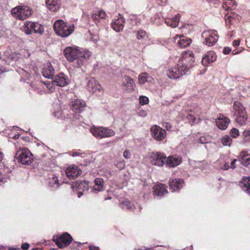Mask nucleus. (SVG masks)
Instances as JSON below:
<instances>
[{"instance_id":"nucleus-23","label":"nucleus","mask_w":250,"mask_h":250,"mask_svg":"<svg viewBox=\"0 0 250 250\" xmlns=\"http://www.w3.org/2000/svg\"><path fill=\"white\" fill-rule=\"evenodd\" d=\"M238 159L241 163L245 167L250 165V154L248 153L247 151H242L240 154Z\"/></svg>"},{"instance_id":"nucleus-47","label":"nucleus","mask_w":250,"mask_h":250,"mask_svg":"<svg viewBox=\"0 0 250 250\" xmlns=\"http://www.w3.org/2000/svg\"><path fill=\"white\" fill-rule=\"evenodd\" d=\"M199 142L201 144H206L208 142V140L205 136H202L199 139Z\"/></svg>"},{"instance_id":"nucleus-50","label":"nucleus","mask_w":250,"mask_h":250,"mask_svg":"<svg viewBox=\"0 0 250 250\" xmlns=\"http://www.w3.org/2000/svg\"><path fill=\"white\" fill-rule=\"evenodd\" d=\"M139 116L142 117H146L147 115V113L144 110H140L138 113Z\"/></svg>"},{"instance_id":"nucleus-18","label":"nucleus","mask_w":250,"mask_h":250,"mask_svg":"<svg viewBox=\"0 0 250 250\" xmlns=\"http://www.w3.org/2000/svg\"><path fill=\"white\" fill-rule=\"evenodd\" d=\"M182 162V158L177 156H169L166 158V164L168 167H175L179 165Z\"/></svg>"},{"instance_id":"nucleus-64","label":"nucleus","mask_w":250,"mask_h":250,"mask_svg":"<svg viewBox=\"0 0 250 250\" xmlns=\"http://www.w3.org/2000/svg\"><path fill=\"white\" fill-rule=\"evenodd\" d=\"M78 244V245H78V246H81V243H78V244Z\"/></svg>"},{"instance_id":"nucleus-19","label":"nucleus","mask_w":250,"mask_h":250,"mask_svg":"<svg viewBox=\"0 0 250 250\" xmlns=\"http://www.w3.org/2000/svg\"><path fill=\"white\" fill-rule=\"evenodd\" d=\"M46 5L51 12L58 11L61 4V0H45Z\"/></svg>"},{"instance_id":"nucleus-60","label":"nucleus","mask_w":250,"mask_h":250,"mask_svg":"<svg viewBox=\"0 0 250 250\" xmlns=\"http://www.w3.org/2000/svg\"><path fill=\"white\" fill-rule=\"evenodd\" d=\"M3 155V153L0 151V161L2 160Z\"/></svg>"},{"instance_id":"nucleus-2","label":"nucleus","mask_w":250,"mask_h":250,"mask_svg":"<svg viewBox=\"0 0 250 250\" xmlns=\"http://www.w3.org/2000/svg\"><path fill=\"white\" fill-rule=\"evenodd\" d=\"M63 54L69 62L77 60L79 67L83 65L90 56L88 53L80 51L78 48L71 46L66 47L63 51Z\"/></svg>"},{"instance_id":"nucleus-44","label":"nucleus","mask_w":250,"mask_h":250,"mask_svg":"<svg viewBox=\"0 0 250 250\" xmlns=\"http://www.w3.org/2000/svg\"><path fill=\"white\" fill-rule=\"evenodd\" d=\"M115 167L119 170H121L125 168V163L124 160L118 161L115 164Z\"/></svg>"},{"instance_id":"nucleus-58","label":"nucleus","mask_w":250,"mask_h":250,"mask_svg":"<svg viewBox=\"0 0 250 250\" xmlns=\"http://www.w3.org/2000/svg\"><path fill=\"white\" fill-rule=\"evenodd\" d=\"M229 163H226L223 166V169L225 170H228L229 168Z\"/></svg>"},{"instance_id":"nucleus-56","label":"nucleus","mask_w":250,"mask_h":250,"mask_svg":"<svg viewBox=\"0 0 250 250\" xmlns=\"http://www.w3.org/2000/svg\"><path fill=\"white\" fill-rule=\"evenodd\" d=\"M89 250H100V248L98 247H96L95 246H89Z\"/></svg>"},{"instance_id":"nucleus-13","label":"nucleus","mask_w":250,"mask_h":250,"mask_svg":"<svg viewBox=\"0 0 250 250\" xmlns=\"http://www.w3.org/2000/svg\"><path fill=\"white\" fill-rule=\"evenodd\" d=\"M81 170L75 165L69 166L65 170L66 176L69 179H74L81 174Z\"/></svg>"},{"instance_id":"nucleus-45","label":"nucleus","mask_w":250,"mask_h":250,"mask_svg":"<svg viewBox=\"0 0 250 250\" xmlns=\"http://www.w3.org/2000/svg\"><path fill=\"white\" fill-rule=\"evenodd\" d=\"M139 102L141 105H145L148 103L149 100L147 97L142 96L139 97Z\"/></svg>"},{"instance_id":"nucleus-59","label":"nucleus","mask_w":250,"mask_h":250,"mask_svg":"<svg viewBox=\"0 0 250 250\" xmlns=\"http://www.w3.org/2000/svg\"><path fill=\"white\" fill-rule=\"evenodd\" d=\"M8 250H21L19 248H10Z\"/></svg>"},{"instance_id":"nucleus-20","label":"nucleus","mask_w":250,"mask_h":250,"mask_svg":"<svg viewBox=\"0 0 250 250\" xmlns=\"http://www.w3.org/2000/svg\"><path fill=\"white\" fill-rule=\"evenodd\" d=\"M87 89L92 93H95L97 91H100L101 86L98 83L97 81L93 78H90L87 83Z\"/></svg>"},{"instance_id":"nucleus-12","label":"nucleus","mask_w":250,"mask_h":250,"mask_svg":"<svg viewBox=\"0 0 250 250\" xmlns=\"http://www.w3.org/2000/svg\"><path fill=\"white\" fill-rule=\"evenodd\" d=\"M69 79L67 76L63 73L56 75L52 81V85L63 87L68 84Z\"/></svg>"},{"instance_id":"nucleus-52","label":"nucleus","mask_w":250,"mask_h":250,"mask_svg":"<svg viewBox=\"0 0 250 250\" xmlns=\"http://www.w3.org/2000/svg\"><path fill=\"white\" fill-rule=\"evenodd\" d=\"M91 18L95 21V22L96 23H97V22L99 21L98 18H99L98 17L97 14H96L95 15H93L91 17Z\"/></svg>"},{"instance_id":"nucleus-43","label":"nucleus","mask_w":250,"mask_h":250,"mask_svg":"<svg viewBox=\"0 0 250 250\" xmlns=\"http://www.w3.org/2000/svg\"><path fill=\"white\" fill-rule=\"evenodd\" d=\"M229 135L232 138H236L239 136V131L237 128H233L230 130Z\"/></svg>"},{"instance_id":"nucleus-41","label":"nucleus","mask_w":250,"mask_h":250,"mask_svg":"<svg viewBox=\"0 0 250 250\" xmlns=\"http://www.w3.org/2000/svg\"><path fill=\"white\" fill-rule=\"evenodd\" d=\"M123 204L124 205V208L131 209H132L134 207L133 204L128 200H125L124 202H123Z\"/></svg>"},{"instance_id":"nucleus-17","label":"nucleus","mask_w":250,"mask_h":250,"mask_svg":"<svg viewBox=\"0 0 250 250\" xmlns=\"http://www.w3.org/2000/svg\"><path fill=\"white\" fill-rule=\"evenodd\" d=\"M125 23V20L123 17H118L113 20L111 23V26L113 30L119 32L123 29Z\"/></svg>"},{"instance_id":"nucleus-4","label":"nucleus","mask_w":250,"mask_h":250,"mask_svg":"<svg viewBox=\"0 0 250 250\" xmlns=\"http://www.w3.org/2000/svg\"><path fill=\"white\" fill-rule=\"evenodd\" d=\"M11 13L16 19L23 21L32 15V10L27 6L19 5L12 8Z\"/></svg>"},{"instance_id":"nucleus-7","label":"nucleus","mask_w":250,"mask_h":250,"mask_svg":"<svg viewBox=\"0 0 250 250\" xmlns=\"http://www.w3.org/2000/svg\"><path fill=\"white\" fill-rule=\"evenodd\" d=\"M52 241L60 249L69 246L73 241V238L68 232H64L60 236H54Z\"/></svg>"},{"instance_id":"nucleus-38","label":"nucleus","mask_w":250,"mask_h":250,"mask_svg":"<svg viewBox=\"0 0 250 250\" xmlns=\"http://www.w3.org/2000/svg\"><path fill=\"white\" fill-rule=\"evenodd\" d=\"M193 114H194L196 116V118L199 117L202 114V109L198 106H196L193 108L192 109L189 110Z\"/></svg>"},{"instance_id":"nucleus-55","label":"nucleus","mask_w":250,"mask_h":250,"mask_svg":"<svg viewBox=\"0 0 250 250\" xmlns=\"http://www.w3.org/2000/svg\"><path fill=\"white\" fill-rule=\"evenodd\" d=\"M81 153L78 151H73L71 153V156L73 157H76L80 156Z\"/></svg>"},{"instance_id":"nucleus-9","label":"nucleus","mask_w":250,"mask_h":250,"mask_svg":"<svg viewBox=\"0 0 250 250\" xmlns=\"http://www.w3.org/2000/svg\"><path fill=\"white\" fill-rule=\"evenodd\" d=\"M202 37L205 38L204 43L209 46L214 45L218 39L217 31L215 30L204 31Z\"/></svg>"},{"instance_id":"nucleus-5","label":"nucleus","mask_w":250,"mask_h":250,"mask_svg":"<svg viewBox=\"0 0 250 250\" xmlns=\"http://www.w3.org/2000/svg\"><path fill=\"white\" fill-rule=\"evenodd\" d=\"M90 132L94 137L99 139L110 137L115 135V132L113 130L103 126H93L90 129Z\"/></svg>"},{"instance_id":"nucleus-37","label":"nucleus","mask_w":250,"mask_h":250,"mask_svg":"<svg viewBox=\"0 0 250 250\" xmlns=\"http://www.w3.org/2000/svg\"><path fill=\"white\" fill-rule=\"evenodd\" d=\"M242 136L244 142L250 141V127L248 129L244 130Z\"/></svg>"},{"instance_id":"nucleus-62","label":"nucleus","mask_w":250,"mask_h":250,"mask_svg":"<svg viewBox=\"0 0 250 250\" xmlns=\"http://www.w3.org/2000/svg\"><path fill=\"white\" fill-rule=\"evenodd\" d=\"M2 181V174L0 172V183Z\"/></svg>"},{"instance_id":"nucleus-21","label":"nucleus","mask_w":250,"mask_h":250,"mask_svg":"<svg viewBox=\"0 0 250 250\" xmlns=\"http://www.w3.org/2000/svg\"><path fill=\"white\" fill-rule=\"evenodd\" d=\"M216 59V55L214 52H208L206 55L203 58L202 63L203 65L207 66L209 63L214 62Z\"/></svg>"},{"instance_id":"nucleus-6","label":"nucleus","mask_w":250,"mask_h":250,"mask_svg":"<svg viewBox=\"0 0 250 250\" xmlns=\"http://www.w3.org/2000/svg\"><path fill=\"white\" fill-rule=\"evenodd\" d=\"M23 31L27 35H30L33 32L42 35L44 32L42 25L38 22L26 21L23 26Z\"/></svg>"},{"instance_id":"nucleus-1","label":"nucleus","mask_w":250,"mask_h":250,"mask_svg":"<svg viewBox=\"0 0 250 250\" xmlns=\"http://www.w3.org/2000/svg\"><path fill=\"white\" fill-rule=\"evenodd\" d=\"M194 62L193 54L186 52L174 66L168 69L167 76L171 79H177L186 74L188 70V65Z\"/></svg>"},{"instance_id":"nucleus-25","label":"nucleus","mask_w":250,"mask_h":250,"mask_svg":"<svg viewBox=\"0 0 250 250\" xmlns=\"http://www.w3.org/2000/svg\"><path fill=\"white\" fill-rule=\"evenodd\" d=\"M54 72V69L50 63H48L47 65L43 69L42 72L43 76L48 79L52 78Z\"/></svg>"},{"instance_id":"nucleus-51","label":"nucleus","mask_w":250,"mask_h":250,"mask_svg":"<svg viewBox=\"0 0 250 250\" xmlns=\"http://www.w3.org/2000/svg\"><path fill=\"white\" fill-rule=\"evenodd\" d=\"M156 0L157 3L159 5H162V6L165 5L167 1V0Z\"/></svg>"},{"instance_id":"nucleus-39","label":"nucleus","mask_w":250,"mask_h":250,"mask_svg":"<svg viewBox=\"0 0 250 250\" xmlns=\"http://www.w3.org/2000/svg\"><path fill=\"white\" fill-rule=\"evenodd\" d=\"M243 183L247 191L250 194V177H248L244 179Z\"/></svg>"},{"instance_id":"nucleus-48","label":"nucleus","mask_w":250,"mask_h":250,"mask_svg":"<svg viewBox=\"0 0 250 250\" xmlns=\"http://www.w3.org/2000/svg\"><path fill=\"white\" fill-rule=\"evenodd\" d=\"M124 157L126 159H129L131 157V153L128 150H125L123 153Z\"/></svg>"},{"instance_id":"nucleus-15","label":"nucleus","mask_w":250,"mask_h":250,"mask_svg":"<svg viewBox=\"0 0 250 250\" xmlns=\"http://www.w3.org/2000/svg\"><path fill=\"white\" fill-rule=\"evenodd\" d=\"M216 124L218 127L221 130H225L227 128L230 120L222 114H219L216 119Z\"/></svg>"},{"instance_id":"nucleus-34","label":"nucleus","mask_w":250,"mask_h":250,"mask_svg":"<svg viewBox=\"0 0 250 250\" xmlns=\"http://www.w3.org/2000/svg\"><path fill=\"white\" fill-rule=\"evenodd\" d=\"M148 34L143 29H140L136 32V38L138 40L145 39L148 37Z\"/></svg>"},{"instance_id":"nucleus-11","label":"nucleus","mask_w":250,"mask_h":250,"mask_svg":"<svg viewBox=\"0 0 250 250\" xmlns=\"http://www.w3.org/2000/svg\"><path fill=\"white\" fill-rule=\"evenodd\" d=\"M152 136L157 141H161L166 136V131L164 129L157 125H154L150 128Z\"/></svg>"},{"instance_id":"nucleus-40","label":"nucleus","mask_w":250,"mask_h":250,"mask_svg":"<svg viewBox=\"0 0 250 250\" xmlns=\"http://www.w3.org/2000/svg\"><path fill=\"white\" fill-rule=\"evenodd\" d=\"M234 14L231 13L230 15L226 19V24L227 26H229V28L232 23L233 21L234 20Z\"/></svg>"},{"instance_id":"nucleus-8","label":"nucleus","mask_w":250,"mask_h":250,"mask_svg":"<svg viewBox=\"0 0 250 250\" xmlns=\"http://www.w3.org/2000/svg\"><path fill=\"white\" fill-rule=\"evenodd\" d=\"M18 161L25 165H29L33 161L32 154L31 152L27 149L22 150L21 151H18L16 153Z\"/></svg>"},{"instance_id":"nucleus-63","label":"nucleus","mask_w":250,"mask_h":250,"mask_svg":"<svg viewBox=\"0 0 250 250\" xmlns=\"http://www.w3.org/2000/svg\"><path fill=\"white\" fill-rule=\"evenodd\" d=\"M39 250V248H33L32 249H31V250Z\"/></svg>"},{"instance_id":"nucleus-42","label":"nucleus","mask_w":250,"mask_h":250,"mask_svg":"<svg viewBox=\"0 0 250 250\" xmlns=\"http://www.w3.org/2000/svg\"><path fill=\"white\" fill-rule=\"evenodd\" d=\"M49 183V184L52 187L54 186L55 185H57V186H58L59 185L58 177L56 175H53L51 178H50Z\"/></svg>"},{"instance_id":"nucleus-10","label":"nucleus","mask_w":250,"mask_h":250,"mask_svg":"<svg viewBox=\"0 0 250 250\" xmlns=\"http://www.w3.org/2000/svg\"><path fill=\"white\" fill-rule=\"evenodd\" d=\"M166 155L161 152H152L150 155V161L153 165L162 167L166 164Z\"/></svg>"},{"instance_id":"nucleus-3","label":"nucleus","mask_w":250,"mask_h":250,"mask_svg":"<svg viewBox=\"0 0 250 250\" xmlns=\"http://www.w3.org/2000/svg\"><path fill=\"white\" fill-rule=\"evenodd\" d=\"M53 27L56 34L62 38L68 37L74 31V25L68 24L62 20L56 21Z\"/></svg>"},{"instance_id":"nucleus-33","label":"nucleus","mask_w":250,"mask_h":250,"mask_svg":"<svg viewBox=\"0 0 250 250\" xmlns=\"http://www.w3.org/2000/svg\"><path fill=\"white\" fill-rule=\"evenodd\" d=\"M139 82L141 84H144L146 82H148L151 78L148 76L146 73H142L139 76Z\"/></svg>"},{"instance_id":"nucleus-31","label":"nucleus","mask_w":250,"mask_h":250,"mask_svg":"<svg viewBox=\"0 0 250 250\" xmlns=\"http://www.w3.org/2000/svg\"><path fill=\"white\" fill-rule=\"evenodd\" d=\"M237 117L235 121L237 124L240 125H245L246 121L248 119V116L247 113L245 114H237Z\"/></svg>"},{"instance_id":"nucleus-27","label":"nucleus","mask_w":250,"mask_h":250,"mask_svg":"<svg viewBox=\"0 0 250 250\" xmlns=\"http://www.w3.org/2000/svg\"><path fill=\"white\" fill-rule=\"evenodd\" d=\"M180 16L178 14L174 18H168L165 19V23L168 26L174 28L178 26V23L180 21Z\"/></svg>"},{"instance_id":"nucleus-29","label":"nucleus","mask_w":250,"mask_h":250,"mask_svg":"<svg viewBox=\"0 0 250 250\" xmlns=\"http://www.w3.org/2000/svg\"><path fill=\"white\" fill-rule=\"evenodd\" d=\"M236 6L234 0H225L222 4V7L226 11L234 9Z\"/></svg>"},{"instance_id":"nucleus-36","label":"nucleus","mask_w":250,"mask_h":250,"mask_svg":"<svg viewBox=\"0 0 250 250\" xmlns=\"http://www.w3.org/2000/svg\"><path fill=\"white\" fill-rule=\"evenodd\" d=\"M76 186L79 189H82L83 191L88 189V182L84 181L83 182H78L76 183Z\"/></svg>"},{"instance_id":"nucleus-46","label":"nucleus","mask_w":250,"mask_h":250,"mask_svg":"<svg viewBox=\"0 0 250 250\" xmlns=\"http://www.w3.org/2000/svg\"><path fill=\"white\" fill-rule=\"evenodd\" d=\"M98 17L100 19H105L106 16V14L105 13V12L103 11V10H100L98 12V14H97Z\"/></svg>"},{"instance_id":"nucleus-57","label":"nucleus","mask_w":250,"mask_h":250,"mask_svg":"<svg viewBox=\"0 0 250 250\" xmlns=\"http://www.w3.org/2000/svg\"><path fill=\"white\" fill-rule=\"evenodd\" d=\"M236 159H234L233 160V161L231 162V164H230V167L232 168H235L236 166H235V162H236Z\"/></svg>"},{"instance_id":"nucleus-14","label":"nucleus","mask_w":250,"mask_h":250,"mask_svg":"<svg viewBox=\"0 0 250 250\" xmlns=\"http://www.w3.org/2000/svg\"><path fill=\"white\" fill-rule=\"evenodd\" d=\"M85 104V103L84 101L80 99H76L70 103V106L73 112L81 113L84 110Z\"/></svg>"},{"instance_id":"nucleus-49","label":"nucleus","mask_w":250,"mask_h":250,"mask_svg":"<svg viewBox=\"0 0 250 250\" xmlns=\"http://www.w3.org/2000/svg\"><path fill=\"white\" fill-rule=\"evenodd\" d=\"M231 51V49L229 47H225L224 48V49H223V53L224 54H229V53H230Z\"/></svg>"},{"instance_id":"nucleus-16","label":"nucleus","mask_w":250,"mask_h":250,"mask_svg":"<svg viewBox=\"0 0 250 250\" xmlns=\"http://www.w3.org/2000/svg\"><path fill=\"white\" fill-rule=\"evenodd\" d=\"M168 184L170 189L172 192H174L180 190L185 185V182L183 179L180 178L171 179L169 180Z\"/></svg>"},{"instance_id":"nucleus-54","label":"nucleus","mask_w":250,"mask_h":250,"mask_svg":"<svg viewBox=\"0 0 250 250\" xmlns=\"http://www.w3.org/2000/svg\"><path fill=\"white\" fill-rule=\"evenodd\" d=\"M240 42L239 40H235L233 41L232 44L234 47H236L239 45Z\"/></svg>"},{"instance_id":"nucleus-22","label":"nucleus","mask_w":250,"mask_h":250,"mask_svg":"<svg viewBox=\"0 0 250 250\" xmlns=\"http://www.w3.org/2000/svg\"><path fill=\"white\" fill-rule=\"evenodd\" d=\"M167 187L163 184L156 185L153 188V193L158 196H161L167 193Z\"/></svg>"},{"instance_id":"nucleus-35","label":"nucleus","mask_w":250,"mask_h":250,"mask_svg":"<svg viewBox=\"0 0 250 250\" xmlns=\"http://www.w3.org/2000/svg\"><path fill=\"white\" fill-rule=\"evenodd\" d=\"M232 139L228 135L224 136L221 140L223 146H230L232 143Z\"/></svg>"},{"instance_id":"nucleus-26","label":"nucleus","mask_w":250,"mask_h":250,"mask_svg":"<svg viewBox=\"0 0 250 250\" xmlns=\"http://www.w3.org/2000/svg\"><path fill=\"white\" fill-rule=\"evenodd\" d=\"M95 185L92 188V192L97 193L101 191L104 188V180L102 178H96L94 180Z\"/></svg>"},{"instance_id":"nucleus-28","label":"nucleus","mask_w":250,"mask_h":250,"mask_svg":"<svg viewBox=\"0 0 250 250\" xmlns=\"http://www.w3.org/2000/svg\"><path fill=\"white\" fill-rule=\"evenodd\" d=\"M233 108L237 112V114H245L247 113L245 107L240 102L235 101L233 104Z\"/></svg>"},{"instance_id":"nucleus-24","label":"nucleus","mask_w":250,"mask_h":250,"mask_svg":"<svg viewBox=\"0 0 250 250\" xmlns=\"http://www.w3.org/2000/svg\"><path fill=\"white\" fill-rule=\"evenodd\" d=\"M124 79L126 81L124 85L126 87V90L128 93L132 92L135 90V83L133 80L129 76H125Z\"/></svg>"},{"instance_id":"nucleus-61","label":"nucleus","mask_w":250,"mask_h":250,"mask_svg":"<svg viewBox=\"0 0 250 250\" xmlns=\"http://www.w3.org/2000/svg\"><path fill=\"white\" fill-rule=\"evenodd\" d=\"M238 53V52L236 51L235 50H233L232 52V54L233 55H236V54H237Z\"/></svg>"},{"instance_id":"nucleus-30","label":"nucleus","mask_w":250,"mask_h":250,"mask_svg":"<svg viewBox=\"0 0 250 250\" xmlns=\"http://www.w3.org/2000/svg\"><path fill=\"white\" fill-rule=\"evenodd\" d=\"M191 42V40L184 36L179 37L178 45L181 48H185L188 46Z\"/></svg>"},{"instance_id":"nucleus-32","label":"nucleus","mask_w":250,"mask_h":250,"mask_svg":"<svg viewBox=\"0 0 250 250\" xmlns=\"http://www.w3.org/2000/svg\"><path fill=\"white\" fill-rule=\"evenodd\" d=\"M184 118L183 119H186L191 125H194L195 121L197 119L196 116L194 114H193L189 111L188 113H187L186 115H184Z\"/></svg>"},{"instance_id":"nucleus-53","label":"nucleus","mask_w":250,"mask_h":250,"mask_svg":"<svg viewBox=\"0 0 250 250\" xmlns=\"http://www.w3.org/2000/svg\"><path fill=\"white\" fill-rule=\"evenodd\" d=\"M29 248V244L28 243H24L21 246V248L23 250H28Z\"/></svg>"}]
</instances>
